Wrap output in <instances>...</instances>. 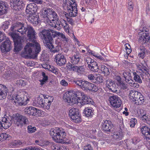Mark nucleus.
I'll return each mask as SVG.
<instances>
[{
    "instance_id": "nucleus-14",
    "label": "nucleus",
    "mask_w": 150,
    "mask_h": 150,
    "mask_svg": "<svg viewBox=\"0 0 150 150\" xmlns=\"http://www.w3.org/2000/svg\"><path fill=\"white\" fill-rule=\"evenodd\" d=\"M25 113L28 115L34 116H39L41 115V111L32 106L27 107L24 109Z\"/></svg>"
},
{
    "instance_id": "nucleus-52",
    "label": "nucleus",
    "mask_w": 150,
    "mask_h": 150,
    "mask_svg": "<svg viewBox=\"0 0 150 150\" xmlns=\"http://www.w3.org/2000/svg\"><path fill=\"white\" fill-rule=\"evenodd\" d=\"M84 150H93V148L90 144H87L83 147Z\"/></svg>"
},
{
    "instance_id": "nucleus-11",
    "label": "nucleus",
    "mask_w": 150,
    "mask_h": 150,
    "mask_svg": "<svg viewBox=\"0 0 150 150\" xmlns=\"http://www.w3.org/2000/svg\"><path fill=\"white\" fill-rule=\"evenodd\" d=\"M11 103L16 106L25 105L27 103L24 101V98L21 97L20 96L16 94L13 95L11 97Z\"/></svg>"
},
{
    "instance_id": "nucleus-13",
    "label": "nucleus",
    "mask_w": 150,
    "mask_h": 150,
    "mask_svg": "<svg viewBox=\"0 0 150 150\" xmlns=\"http://www.w3.org/2000/svg\"><path fill=\"white\" fill-rule=\"evenodd\" d=\"M109 100L110 104L115 108L120 107L122 104V100L117 96L113 95L110 96Z\"/></svg>"
},
{
    "instance_id": "nucleus-4",
    "label": "nucleus",
    "mask_w": 150,
    "mask_h": 150,
    "mask_svg": "<svg viewBox=\"0 0 150 150\" xmlns=\"http://www.w3.org/2000/svg\"><path fill=\"white\" fill-rule=\"evenodd\" d=\"M55 31L48 29H44L40 32L39 36L45 44V46L52 42L54 38Z\"/></svg>"
},
{
    "instance_id": "nucleus-3",
    "label": "nucleus",
    "mask_w": 150,
    "mask_h": 150,
    "mask_svg": "<svg viewBox=\"0 0 150 150\" xmlns=\"http://www.w3.org/2000/svg\"><path fill=\"white\" fill-rule=\"evenodd\" d=\"M50 134L53 140L57 143L63 142V140L67 136V133L62 128L56 127L52 129L50 131Z\"/></svg>"
},
{
    "instance_id": "nucleus-29",
    "label": "nucleus",
    "mask_w": 150,
    "mask_h": 150,
    "mask_svg": "<svg viewBox=\"0 0 150 150\" xmlns=\"http://www.w3.org/2000/svg\"><path fill=\"white\" fill-rule=\"evenodd\" d=\"M52 10H53L52 8H43L40 11V14L44 19H45V18L48 17V16L51 13Z\"/></svg>"
},
{
    "instance_id": "nucleus-48",
    "label": "nucleus",
    "mask_w": 150,
    "mask_h": 150,
    "mask_svg": "<svg viewBox=\"0 0 150 150\" xmlns=\"http://www.w3.org/2000/svg\"><path fill=\"white\" fill-rule=\"evenodd\" d=\"M102 77L100 76H97V75L96 77V80L94 83L99 84L102 83L103 82Z\"/></svg>"
},
{
    "instance_id": "nucleus-50",
    "label": "nucleus",
    "mask_w": 150,
    "mask_h": 150,
    "mask_svg": "<svg viewBox=\"0 0 150 150\" xmlns=\"http://www.w3.org/2000/svg\"><path fill=\"white\" fill-rule=\"evenodd\" d=\"M125 49L127 51V54L130 53L132 50L130 45L128 43H126L125 44Z\"/></svg>"
},
{
    "instance_id": "nucleus-5",
    "label": "nucleus",
    "mask_w": 150,
    "mask_h": 150,
    "mask_svg": "<svg viewBox=\"0 0 150 150\" xmlns=\"http://www.w3.org/2000/svg\"><path fill=\"white\" fill-rule=\"evenodd\" d=\"M9 35L13 41L14 44V52H17L19 51L23 47L22 43L23 38L18 34L12 32L10 33H9Z\"/></svg>"
},
{
    "instance_id": "nucleus-16",
    "label": "nucleus",
    "mask_w": 150,
    "mask_h": 150,
    "mask_svg": "<svg viewBox=\"0 0 150 150\" xmlns=\"http://www.w3.org/2000/svg\"><path fill=\"white\" fill-rule=\"evenodd\" d=\"M138 131H140L143 135V137L147 141L150 140V128L147 126L140 127L137 129Z\"/></svg>"
},
{
    "instance_id": "nucleus-63",
    "label": "nucleus",
    "mask_w": 150,
    "mask_h": 150,
    "mask_svg": "<svg viewBox=\"0 0 150 150\" xmlns=\"http://www.w3.org/2000/svg\"><path fill=\"white\" fill-rule=\"evenodd\" d=\"M61 84L64 86H67L68 85V83L65 81V80H62L60 82Z\"/></svg>"
},
{
    "instance_id": "nucleus-31",
    "label": "nucleus",
    "mask_w": 150,
    "mask_h": 150,
    "mask_svg": "<svg viewBox=\"0 0 150 150\" xmlns=\"http://www.w3.org/2000/svg\"><path fill=\"white\" fill-rule=\"evenodd\" d=\"M81 103V105H85L88 104H93L94 102L93 100L88 97L86 94L84 95V97L83 98L81 101L79 102Z\"/></svg>"
},
{
    "instance_id": "nucleus-55",
    "label": "nucleus",
    "mask_w": 150,
    "mask_h": 150,
    "mask_svg": "<svg viewBox=\"0 0 150 150\" xmlns=\"http://www.w3.org/2000/svg\"><path fill=\"white\" fill-rule=\"evenodd\" d=\"M17 84L21 86H24L25 85V82L24 81V80L22 79L17 80Z\"/></svg>"
},
{
    "instance_id": "nucleus-60",
    "label": "nucleus",
    "mask_w": 150,
    "mask_h": 150,
    "mask_svg": "<svg viewBox=\"0 0 150 150\" xmlns=\"http://www.w3.org/2000/svg\"><path fill=\"white\" fill-rule=\"evenodd\" d=\"M146 13L150 16V7L149 4H147L146 7Z\"/></svg>"
},
{
    "instance_id": "nucleus-58",
    "label": "nucleus",
    "mask_w": 150,
    "mask_h": 150,
    "mask_svg": "<svg viewBox=\"0 0 150 150\" xmlns=\"http://www.w3.org/2000/svg\"><path fill=\"white\" fill-rule=\"evenodd\" d=\"M115 79L117 81L119 85L122 82V78L120 76H116L115 77Z\"/></svg>"
},
{
    "instance_id": "nucleus-6",
    "label": "nucleus",
    "mask_w": 150,
    "mask_h": 150,
    "mask_svg": "<svg viewBox=\"0 0 150 150\" xmlns=\"http://www.w3.org/2000/svg\"><path fill=\"white\" fill-rule=\"evenodd\" d=\"M129 98L135 101L137 105H141L144 102V98L141 93L134 90H131L129 92Z\"/></svg>"
},
{
    "instance_id": "nucleus-22",
    "label": "nucleus",
    "mask_w": 150,
    "mask_h": 150,
    "mask_svg": "<svg viewBox=\"0 0 150 150\" xmlns=\"http://www.w3.org/2000/svg\"><path fill=\"white\" fill-rule=\"evenodd\" d=\"M68 66L70 69L80 74H83L85 71V69L83 66H78L69 63Z\"/></svg>"
},
{
    "instance_id": "nucleus-12",
    "label": "nucleus",
    "mask_w": 150,
    "mask_h": 150,
    "mask_svg": "<svg viewBox=\"0 0 150 150\" xmlns=\"http://www.w3.org/2000/svg\"><path fill=\"white\" fill-rule=\"evenodd\" d=\"M8 115L5 114L0 119V129L2 127L7 129L11 126V120L9 118V115Z\"/></svg>"
},
{
    "instance_id": "nucleus-21",
    "label": "nucleus",
    "mask_w": 150,
    "mask_h": 150,
    "mask_svg": "<svg viewBox=\"0 0 150 150\" xmlns=\"http://www.w3.org/2000/svg\"><path fill=\"white\" fill-rule=\"evenodd\" d=\"M113 127L112 124L110 121H103L102 122V129L104 132H111Z\"/></svg>"
},
{
    "instance_id": "nucleus-8",
    "label": "nucleus",
    "mask_w": 150,
    "mask_h": 150,
    "mask_svg": "<svg viewBox=\"0 0 150 150\" xmlns=\"http://www.w3.org/2000/svg\"><path fill=\"white\" fill-rule=\"evenodd\" d=\"M73 82L85 91H90V89L91 88L92 85V83L85 80L83 81L81 79L75 80Z\"/></svg>"
},
{
    "instance_id": "nucleus-27",
    "label": "nucleus",
    "mask_w": 150,
    "mask_h": 150,
    "mask_svg": "<svg viewBox=\"0 0 150 150\" xmlns=\"http://www.w3.org/2000/svg\"><path fill=\"white\" fill-rule=\"evenodd\" d=\"M122 75L125 79V80L127 83L132 84L134 81L132 80V78L131 76V73L129 71H124Z\"/></svg>"
},
{
    "instance_id": "nucleus-9",
    "label": "nucleus",
    "mask_w": 150,
    "mask_h": 150,
    "mask_svg": "<svg viewBox=\"0 0 150 150\" xmlns=\"http://www.w3.org/2000/svg\"><path fill=\"white\" fill-rule=\"evenodd\" d=\"M69 114L71 120L74 122L79 123L81 121V115L77 109L74 108H69Z\"/></svg>"
},
{
    "instance_id": "nucleus-33",
    "label": "nucleus",
    "mask_w": 150,
    "mask_h": 150,
    "mask_svg": "<svg viewBox=\"0 0 150 150\" xmlns=\"http://www.w3.org/2000/svg\"><path fill=\"white\" fill-rule=\"evenodd\" d=\"M45 46L50 50V51L51 52H52L53 53L57 52L59 51L60 47V46L57 45L54 47L52 43V42L46 45Z\"/></svg>"
},
{
    "instance_id": "nucleus-43",
    "label": "nucleus",
    "mask_w": 150,
    "mask_h": 150,
    "mask_svg": "<svg viewBox=\"0 0 150 150\" xmlns=\"http://www.w3.org/2000/svg\"><path fill=\"white\" fill-rule=\"evenodd\" d=\"M10 136L6 133H2L0 134V141H3L5 140H9L8 138Z\"/></svg>"
},
{
    "instance_id": "nucleus-30",
    "label": "nucleus",
    "mask_w": 150,
    "mask_h": 150,
    "mask_svg": "<svg viewBox=\"0 0 150 150\" xmlns=\"http://www.w3.org/2000/svg\"><path fill=\"white\" fill-rule=\"evenodd\" d=\"M94 110L93 109L90 107H87L85 108L84 110L83 113L84 114L85 116L88 118L92 117L93 115Z\"/></svg>"
},
{
    "instance_id": "nucleus-36",
    "label": "nucleus",
    "mask_w": 150,
    "mask_h": 150,
    "mask_svg": "<svg viewBox=\"0 0 150 150\" xmlns=\"http://www.w3.org/2000/svg\"><path fill=\"white\" fill-rule=\"evenodd\" d=\"M133 74L134 75V79L135 81L140 83H142V80L141 78H142V75L141 74H139L138 72H134Z\"/></svg>"
},
{
    "instance_id": "nucleus-51",
    "label": "nucleus",
    "mask_w": 150,
    "mask_h": 150,
    "mask_svg": "<svg viewBox=\"0 0 150 150\" xmlns=\"http://www.w3.org/2000/svg\"><path fill=\"white\" fill-rule=\"evenodd\" d=\"M132 142L133 144L136 145L137 143L140 142V140L138 137H134L131 139Z\"/></svg>"
},
{
    "instance_id": "nucleus-49",
    "label": "nucleus",
    "mask_w": 150,
    "mask_h": 150,
    "mask_svg": "<svg viewBox=\"0 0 150 150\" xmlns=\"http://www.w3.org/2000/svg\"><path fill=\"white\" fill-rule=\"evenodd\" d=\"M137 122V120L136 119L134 118L131 119L129 123L130 127H134Z\"/></svg>"
},
{
    "instance_id": "nucleus-17",
    "label": "nucleus",
    "mask_w": 150,
    "mask_h": 150,
    "mask_svg": "<svg viewBox=\"0 0 150 150\" xmlns=\"http://www.w3.org/2000/svg\"><path fill=\"white\" fill-rule=\"evenodd\" d=\"M76 5V3L74 2L72 5L71 4V5L67 7L68 12L70 17H74L77 16L78 10Z\"/></svg>"
},
{
    "instance_id": "nucleus-32",
    "label": "nucleus",
    "mask_w": 150,
    "mask_h": 150,
    "mask_svg": "<svg viewBox=\"0 0 150 150\" xmlns=\"http://www.w3.org/2000/svg\"><path fill=\"white\" fill-rule=\"evenodd\" d=\"M34 103L35 105L39 107H44L45 104H47L45 100L40 96L38 97L37 100H35Z\"/></svg>"
},
{
    "instance_id": "nucleus-53",
    "label": "nucleus",
    "mask_w": 150,
    "mask_h": 150,
    "mask_svg": "<svg viewBox=\"0 0 150 150\" xmlns=\"http://www.w3.org/2000/svg\"><path fill=\"white\" fill-rule=\"evenodd\" d=\"M91 88L90 89V91H91L93 92H97L98 90V88L97 86L95 85L92 83Z\"/></svg>"
},
{
    "instance_id": "nucleus-38",
    "label": "nucleus",
    "mask_w": 150,
    "mask_h": 150,
    "mask_svg": "<svg viewBox=\"0 0 150 150\" xmlns=\"http://www.w3.org/2000/svg\"><path fill=\"white\" fill-rule=\"evenodd\" d=\"M113 137L115 139H117L118 140H121L123 137V134L122 132L121 131L116 132H114V134L113 135Z\"/></svg>"
},
{
    "instance_id": "nucleus-44",
    "label": "nucleus",
    "mask_w": 150,
    "mask_h": 150,
    "mask_svg": "<svg viewBox=\"0 0 150 150\" xmlns=\"http://www.w3.org/2000/svg\"><path fill=\"white\" fill-rule=\"evenodd\" d=\"M28 132L29 133H32L35 132L36 130L35 127L31 125H29L27 127Z\"/></svg>"
},
{
    "instance_id": "nucleus-57",
    "label": "nucleus",
    "mask_w": 150,
    "mask_h": 150,
    "mask_svg": "<svg viewBox=\"0 0 150 150\" xmlns=\"http://www.w3.org/2000/svg\"><path fill=\"white\" fill-rule=\"evenodd\" d=\"M6 36L5 34L1 32H0V42H1L4 40Z\"/></svg>"
},
{
    "instance_id": "nucleus-24",
    "label": "nucleus",
    "mask_w": 150,
    "mask_h": 150,
    "mask_svg": "<svg viewBox=\"0 0 150 150\" xmlns=\"http://www.w3.org/2000/svg\"><path fill=\"white\" fill-rule=\"evenodd\" d=\"M81 56L79 52L76 51L71 58V62L72 64L74 65L77 64L81 59Z\"/></svg>"
},
{
    "instance_id": "nucleus-45",
    "label": "nucleus",
    "mask_w": 150,
    "mask_h": 150,
    "mask_svg": "<svg viewBox=\"0 0 150 150\" xmlns=\"http://www.w3.org/2000/svg\"><path fill=\"white\" fill-rule=\"evenodd\" d=\"M42 76L43 78V79L41 80L40 82L42 84H44L48 80V76L46 75L45 73L44 72L42 73Z\"/></svg>"
},
{
    "instance_id": "nucleus-23",
    "label": "nucleus",
    "mask_w": 150,
    "mask_h": 150,
    "mask_svg": "<svg viewBox=\"0 0 150 150\" xmlns=\"http://www.w3.org/2000/svg\"><path fill=\"white\" fill-rule=\"evenodd\" d=\"M106 86L108 88L110 91L112 92H116L117 91L116 89V85L114 81L112 79H109L106 80Z\"/></svg>"
},
{
    "instance_id": "nucleus-47",
    "label": "nucleus",
    "mask_w": 150,
    "mask_h": 150,
    "mask_svg": "<svg viewBox=\"0 0 150 150\" xmlns=\"http://www.w3.org/2000/svg\"><path fill=\"white\" fill-rule=\"evenodd\" d=\"M143 70H142V72L144 74L149 76H150V74L149 73V69L144 66L143 65Z\"/></svg>"
},
{
    "instance_id": "nucleus-64",
    "label": "nucleus",
    "mask_w": 150,
    "mask_h": 150,
    "mask_svg": "<svg viewBox=\"0 0 150 150\" xmlns=\"http://www.w3.org/2000/svg\"><path fill=\"white\" fill-rule=\"evenodd\" d=\"M60 147L59 145H55L52 147V149L53 150H59Z\"/></svg>"
},
{
    "instance_id": "nucleus-35",
    "label": "nucleus",
    "mask_w": 150,
    "mask_h": 150,
    "mask_svg": "<svg viewBox=\"0 0 150 150\" xmlns=\"http://www.w3.org/2000/svg\"><path fill=\"white\" fill-rule=\"evenodd\" d=\"M8 8L7 6L6 5L4 2H0V15L6 13Z\"/></svg>"
},
{
    "instance_id": "nucleus-19",
    "label": "nucleus",
    "mask_w": 150,
    "mask_h": 150,
    "mask_svg": "<svg viewBox=\"0 0 150 150\" xmlns=\"http://www.w3.org/2000/svg\"><path fill=\"white\" fill-rule=\"evenodd\" d=\"M58 17L56 13L52 10L51 13H50L48 16V17L44 19L43 21L45 23L50 24L51 23V21L57 20L58 19Z\"/></svg>"
},
{
    "instance_id": "nucleus-41",
    "label": "nucleus",
    "mask_w": 150,
    "mask_h": 150,
    "mask_svg": "<svg viewBox=\"0 0 150 150\" xmlns=\"http://www.w3.org/2000/svg\"><path fill=\"white\" fill-rule=\"evenodd\" d=\"M22 144V141L19 140H14L11 143V146L13 147H19L21 146Z\"/></svg>"
},
{
    "instance_id": "nucleus-26",
    "label": "nucleus",
    "mask_w": 150,
    "mask_h": 150,
    "mask_svg": "<svg viewBox=\"0 0 150 150\" xmlns=\"http://www.w3.org/2000/svg\"><path fill=\"white\" fill-rule=\"evenodd\" d=\"M55 59L56 63L59 66H62L66 63V60L64 55L62 54L56 55Z\"/></svg>"
},
{
    "instance_id": "nucleus-15",
    "label": "nucleus",
    "mask_w": 150,
    "mask_h": 150,
    "mask_svg": "<svg viewBox=\"0 0 150 150\" xmlns=\"http://www.w3.org/2000/svg\"><path fill=\"white\" fill-rule=\"evenodd\" d=\"M12 47L11 42L8 39L2 43L0 49L2 53L6 54L11 50Z\"/></svg>"
},
{
    "instance_id": "nucleus-59",
    "label": "nucleus",
    "mask_w": 150,
    "mask_h": 150,
    "mask_svg": "<svg viewBox=\"0 0 150 150\" xmlns=\"http://www.w3.org/2000/svg\"><path fill=\"white\" fill-rule=\"evenodd\" d=\"M128 9L130 11H132L133 10V5L132 2L131 1L128 2Z\"/></svg>"
},
{
    "instance_id": "nucleus-42",
    "label": "nucleus",
    "mask_w": 150,
    "mask_h": 150,
    "mask_svg": "<svg viewBox=\"0 0 150 150\" xmlns=\"http://www.w3.org/2000/svg\"><path fill=\"white\" fill-rule=\"evenodd\" d=\"M11 25L10 22L6 21L3 23L2 25V29L4 31H6L8 30L9 27Z\"/></svg>"
},
{
    "instance_id": "nucleus-2",
    "label": "nucleus",
    "mask_w": 150,
    "mask_h": 150,
    "mask_svg": "<svg viewBox=\"0 0 150 150\" xmlns=\"http://www.w3.org/2000/svg\"><path fill=\"white\" fill-rule=\"evenodd\" d=\"M85 94L79 91H69L67 93L64 94L63 98L65 101L67 102L70 105L80 102Z\"/></svg>"
},
{
    "instance_id": "nucleus-25",
    "label": "nucleus",
    "mask_w": 150,
    "mask_h": 150,
    "mask_svg": "<svg viewBox=\"0 0 150 150\" xmlns=\"http://www.w3.org/2000/svg\"><path fill=\"white\" fill-rule=\"evenodd\" d=\"M8 89L5 86L0 84V100L5 99L8 92Z\"/></svg>"
},
{
    "instance_id": "nucleus-61",
    "label": "nucleus",
    "mask_w": 150,
    "mask_h": 150,
    "mask_svg": "<svg viewBox=\"0 0 150 150\" xmlns=\"http://www.w3.org/2000/svg\"><path fill=\"white\" fill-rule=\"evenodd\" d=\"M67 21L71 25L74 24V21L72 18H71L67 17Z\"/></svg>"
},
{
    "instance_id": "nucleus-62",
    "label": "nucleus",
    "mask_w": 150,
    "mask_h": 150,
    "mask_svg": "<svg viewBox=\"0 0 150 150\" xmlns=\"http://www.w3.org/2000/svg\"><path fill=\"white\" fill-rule=\"evenodd\" d=\"M63 141H64L63 142H60V143L62 144L67 143L68 144H70L71 143V141L66 139V138L64 139H63Z\"/></svg>"
},
{
    "instance_id": "nucleus-40",
    "label": "nucleus",
    "mask_w": 150,
    "mask_h": 150,
    "mask_svg": "<svg viewBox=\"0 0 150 150\" xmlns=\"http://www.w3.org/2000/svg\"><path fill=\"white\" fill-rule=\"evenodd\" d=\"M55 36L54 38L56 37H59L61 38L62 40L64 41H67V38L66 37L65 35L63 34L62 33L58 32L55 31Z\"/></svg>"
},
{
    "instance_id": "nucleus-54",
    "label": "nucleus",
    "mask_w": 150,
    "mask_h": 150,
    "mask_svg": "<svg viewBox=\"0 0 150 150\" xmlns=\"http://www.w3.org/2000/svg\"><path fill=\"white\" fill-rule=\"evenodd\" d=\"M48 99H47V100H45V102L46 103H48V104H51V103L52 102L53 100V96H48Z\"/></svg>"
},
{
    "instance_id": "nucleus-20",
    "label": "nucleus",
    "mask_w": 150,
    "mask_h": 150,
    "mask_svg": "<svg viewBox=\"0 0 150 150\" xmlns=\"http://www.w3.org/2000/svg\"><path fill=\"white\" fill-rule=\"evenodd\" d=\"M38 10L37 5L34 3H30L26 7V12L29 15L34 14Z\"/></svg>"
},
{
    "instance_id": "nucleus-1",
    "label": "nucleus",
    "mask_w": 150,
    "mask_h": 150,
    "mask_svg": "<svg viewBox=\"0 0 150 150\" xmlns=\"http://www.w3.org/2000/svg\"><path fill=\"white\" fill-rule=\"evenodd\" d=\"M11 31L18 32L22 35H27V41L28 42L25 47L24 53L26 57L30 59L37 58L40 51V45L36 40L37 33L31 26L26 25L23 23L17 22L13 24L10 29Z\"/></svg>"
},
{
    "instance_id": "nucleus-7",
    "label": "nucleus",
    "mask_w": 150,
    "mask_h": 150,
    "mask_svg": "<svg viewBox=\"0 0 150 150\" xmlns=\"http://www.w3.org/2000/svg\"><path fill=\"white\" fill-rule=\"evenodd\" d=\"M13 118L14 124L16 126L21 127L28 124V119L25 116L17 113Z\"/></svg>"
},
{
    "instance_id": "nucleus-28",
    "label": "nucleus",
    "mask_w": 150,
    "mask_h": 150,
    "mask_svg": "<svg viewBox=\"0 0 150 150\" xmlns=\"http://www.w3.org/2000/svg\"><path fill=\"white\" fill-rule=\"evenodd\" d=\"M28 21L31 22V23H32L34 26H36L39 23L40 21L38 20L39 16L34 14L32 15H29Z\"/></svg>"
},
{
    "instance_id": "nucleus-39",
    "label": "nucleus",
    "mask_w": 150,
    "mask_h": 150,
    "mask_svg": "<svg viewBox=\"0 0 150 150\" xmlns=\"http://www.w3.org/2000/svg\"><path fill=\"white\" fill-rule=\"evenodd\" d=\"M101 71L102 73L103 74L107 76L109 75L110 73V69H109L105 65H102L101 66Z\"/></svg>"
},
{
    "instance_id": "nucleus-10",
    "label": "nucleus",
    "mask_w": 150,
    "mask_h": 150,
    "mask_svg": "<svg viewBox=\"0 0 150 150\" xmlns=\"http://www.w3.org/2000/svg\"><path fill=\"white\" fill-rule=\"evenodd\" d=\"M11 8L16 12L21 11L24 7L22 0H10Z\"/></svg>"
},
{
    "instance_id": "nucleus-37",
    "label": "nucleus",
    "mask_w": 150,
    "mask_h": 150,
    "mask_svg": "<svg viewBox=\"0 0 150 150\" xmlns=\"http://www.w3.org/2000/svg\"><path fill=\"white\" fill-rule=\"evenodd\" d=\"M88 68L91 71L95 72H98L99 69V67L96 62H94L93 64L91 65H90Z\"/></svg>"
},
{
    "instance_id": "nucleus-34",
    "label": "nucleus",
    "mask_w": 150,
    "mask_h": 150,
    "mask_svg": "<svg viewBox=\"0 0 150 150\" xmlns=\"http://www.w3.org/2000/svg\"><path fill=\"white\" fill-rule=\"evenodd\" d=\"M138 50L139 52L138 56L143 59L145 56L147 52V50L144 47V46L140 45L138 49Z\"/></svg>"
},
{
    "instance_id": "nucleus-18",
    "label": "nucleus",
    "mask_w": 150,
    "mask_h": 150,
    "mask_svg": "<svg viewBox=\"0 0 150 150\" xmlns=\"http://www.w3.org/2000/svg\"><path fill=\"white\" fill-rule=\"evenodd\" d=\"M139 39V42L141 43L142 45H144L145 46L149 45L150 43V37L149 34L145 33H143Z\"/></svg>"
},
{
    "instance_id": "nucleus-56",
    "label": "nucleus",
    "mask_w": 150,
    "mask_h": 150,
    "mask_svg": "<svg viewBox=\"0 0 150 150\" xmlns=\"http://www.w3.org/2000/svg\"><path fill=\"white\" fill-rule=\"evenodd\" d=\"M119 85L123 90L127 89L128 87L126 83H124L123 81Z\"/></svg>"
},
{
    "instance_id": "nucleus-46",
    "label": "nucleus",
    "mask_w": 150,
    "mask_h": 150,
    "mask_svg": "<svg viewBox=\"0 0 150 150\" xmlns=\"http://www.w3.org/2000/svg\"><path fill=\"white\" fill-rule=\"evenodd\" d=\"M96 74L94 75L92 74H90L88 75L87 77L92 82L94 83L96 80Z\"/></svg>"
}]
</instances>
